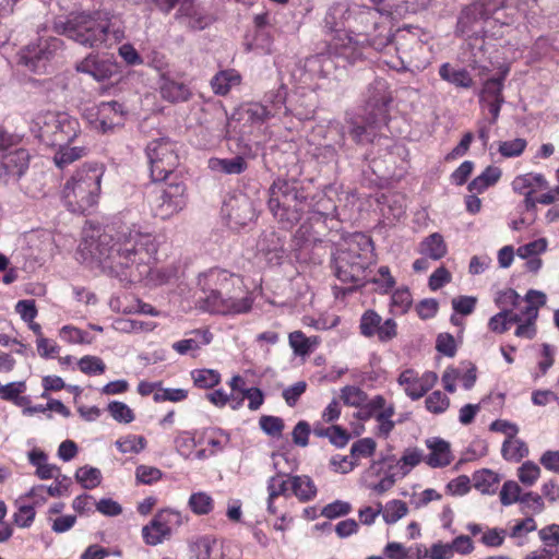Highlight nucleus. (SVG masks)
<instances>
[{
	"label": "nucleus",
	"instance_id": "obj_1",
	"mask_svg": "<svg viewBox=\"0 0 559 559\" xmlns=\"http://www.w3.org/2000/svg\"><path fill=\"white\" fill-rule=\"evenodd\" d=\"M53 31L87 48H100L117 43L123 37L122 31L115 27L109 13L102 11L72 12L53 20Z\"/></svg>",
	"mask_w": 559,
	"mask_h": 559
},
{
	"label": "nucleus",
	"instance_id": "obj_2",
	"mask_svg": "<svg viewBox=\"0 0 559 559\" xmlns=\"http://www.w3.org/2000/svg\"><path fill=\"white\" fill-rule=\"evenodd\" d=\"M198 283L213 312L237 314L248 312L252 307L250 297H238L243 292L242 278L227 270L211 269L200 274Z\"/></svg>",
	"mask_w": 559,
	"mask_h": 559
},
{
	"label": "nucleus",
	"instance_id": "obj_3",
	"mask_svg": "<svg viewBox=\"0 0 559 559\" xmlns=\"http://www.w3.org/2000/svg\"><path fill=\"white\" fill-rule=\"evenodd\" d=\"M104 168L97 164L84 165L63 186L62 199L69 211L84 213L95 206L100 194Z\"/></svg>",
	"mask_w": 559,
	"mask_h": 559
},
{
	"label": "nucleus",
	"instance_id": "obj_4",
	"mask_svg": "<svg viewBox=\"0 0 559 559\" xmlns=\"http://www.w3.org/2000/svg\"><path fill=\"white\" fill-rule=\"evenodd\" d=\"M32 131L48 146L66 145L78 142L83 134L79 119L66 111H45L38 114Z\"/></svg>",
	"mask_w": 559,
	"mask_h": 559
},
{
	"label": "nucleus",
	"instance_id": "obj_5",
	"mask_svg": "<svg viewBox=\"0 0 559 559\" xmlns=\"http://www.w3.org/2000/svg\"><path fill=\"white\" fill-rule=\"evenodd\" d=\"M373 247H336L332 253L335 275L344 283L353 284L344 294L364 283L365 272L374 262Z\"/></svg>",
	"mask_w": 559,
	"mask_h": 559
},
{
	"label": "nucleus",
	"instance_id": "obj_6",
	"mask_svg": "<svg viewBox=\"0 0 559 559\" xmlns=\"http://www.w3.org/2000/svg\"><path fill=\"white\" fill-rule=\"evenodd\" d=\"M306 197L296 181L277 179L270 188L269 207L281 222L298 221Z\"/></svg>",
	"mask_w": 559,
	"mask_h": 559
},
{
	"label": "nucleus",
	"instance_id": "obj_7",
	"mask_svg": "<svg viewBox=\"0 0 559 559\" xmlns=\"http://www.w3.org/2000/svg\"><path fill=\"white\" fill-rule=\"evenodd\" d=\"M81 236L84 245H109L111 241H115L116 245H152L155 241V237L151 233L142 231L135 226L132 228L122 227L118 231L117 238H114L100 224L93 222H86L82 228Z\"/></svg>",
	"mask_w": 559,
	"mask_h": 559
},
{
	"label": "nucleus",
	"instance_id": "obj_8",
	"mask_svg": "<svg viewBox=\"0 0 559 559\" xmlns=\"http://www.w3.org/2000/svg\"><path fill=\"white\" fill-rule=\"evenodd\" d=\"M145 151L153 181L165 180L179 164L177 144L168 138L152 140Z\"/></svg>",
	"mask_w": 559,
	"mask_h": 559
},
{
	"label": "nucleus",
	"instance_id": "obj_9",
	"mask_svg": "<svg viewBox=\"0 0 559 559\" xmlns=\"http://www.w3.org/2000/svg\"><path fill=\"white\" fill-rule=\"evenodd\" d=\"M504 0H479L464 8L459 16L456 29L462 35L469 33L476 34L478 31L475 26L478 23L492 19L502 25L509 24V21H502L496 16L503 8Z\"/></svg>",
	"mask_w": 559,
	"mask_h": 559
},
{
	"label": "nucleus",
	"instance_id": "obj_10",
	"mask_svg": "<svg viewBox=\"0 0 559 559\" xmlns=\"http://www.w3.org/2000/svg\"><path fill=\"white\" fill-rule=\"evenodd\" d=\"M394 49L403 69H423L428 64L425 43L409 28L399 29L394 35Z\"/></svg>",
	"mask_w": 559,
	"mask_h": 559
},
{
	"label": "nucleus",
	"instance_id": "obj_11",
	"mask_svg": "<svg viewBox=\"0 0 559 559\" xmlns=\"http://www.w3.org/2000/svg\"><path fill=\"white\" fill-rule=\"evenodd\" d=\"M188 515L174 509L158 511L150 524L142 528V537L147 545L156 546L170 538L174 531L188 522Z\"/></svg>",
	"mask_w": 559,
	"mask_h": 559
},
{
	"label": "nucleus",
	"instance_id": "obj_12",
	"mask_svg": "<svg viewBox=\"0 0 559 559\" xmlns=\"http://www.w3.org/2000/svg\"><path fill=\"white\" fill-rule=\"evenodd\" d=\"M163 13L168 14L177 8L175 17L183 21L192 29H204L212 22L211 16L195 4V0H153Z\"/></svg>",
	"mask_w": 559,
	"mask_h": 559
},
{
	"label": "nucleus",
	"instance_id": "obj_13",
	"mask_svg": "<svg viewBox=\"0 0 559 559\" xmlns=\"http://www.w3.org/2000/svg\"><path fill=\"white\" fill-rule=\"evenodd\" d=\"M61 44L59 38L51 37L40 40L38 45H29L23 51L21 61L32 71L41 72L45 70L46 61L60 49Z\"/></svg>",
	"mask_w": 559,
	"mask_h": 559
},
{
	"label": "nucleus",
	"instance_id": "obj_14",
	"mask_svg": "<svg viewBox=\"0 0 559 559\" xmlns=\"http://www.w3.org/2000/svg\"><path fill=\"white\" fill-rule=\"evenodd\" d=\"M29 154L24 148L7 152L0 157V179L9 183L17 181L27 170Z\"/></svg>",
	"mask_w": 559,
	"mask_h": 559
},
{
	"label": "nucleus",
	"instance_id": "obj_15",
	"mask_svg": "<svg viewBox=\"0 0 559 559\" xmlns=\"http://www.w3.org/2000/svg\"><path fill=\"white\" fill-rule=\"evenodd\" d=\"M124 122L123 106L117 102H103L97 106L96 119L93 122L96 130L107 133Z\"/></svg>",
	"mask_w": 559,
	"mask_h": 559
},
{
	"label": "nucleus",
	"instance_id": "obj_16",
	"mask_svg": "<svg viewBox=\"0 0 559 559\" xmlns=\"http://www.w3.org/2000/svg\"><path fill=\"white\" fill-rule=\"evenodd\" d=\"M158 90L160 97L171 104L186 103L192 97L190 87L176 80L170 72H160Z\"/></svg>",
	"mask_w": 559,
	"mask_h": 559
},
{
	"label": "nucleus",
	"instance_id": "obj_17",
	"mask_svg": "<svg viewBox=\"0 0 559 559\" xmlns=\"http://www.w3.org/2000/svg\"><path fill=\"white\" fill-rule=\"evenodd\" d=\"M359 17L361 21L372 22L374 26L376 34H367V40L373 49L383 51L394 44V36L392 35L391 28L385 24H379L374 21L377 12L366 9L359 12Z\"/></svg>",
	"mask_w": 559,
	"mask_h": 559
},
{
	"label": "nucleus",
	"instance_id": "obj_18",
	"mask_svg": "<svg viewBox=\"0 0 559 559\" xmlns=\"http://www.w3.org/2000/svg\"><path fill=\"white\" fill-rule=\"evenodd\" d=\"M56 147L57 151L53 155V163L60 169L68 167L88 154V146L83 134L79 138L78 142L57 145Z\"/></svg>",
	"mask_w": 559,
	"mask_h": 559
},
{
	"label": "nucleus",
	"instance_id": "obj_19",
	"mask_svg": "<svg viewBox=\"0 0 559 559\" xmlns=\"http://www.w3.org/2000/svg\"><path fill=\"white\" fill-rule=\"evenodd\" d=\"M425 443L430 450V453L424 459L428 466L432 468H441L448 466L452 462L453 455L448 441L433 437L428 438Z\"/></svg>",
	"mask_w": 559,
	"mask_h": 559
},
{
	"label": "nucleus",
	"instance_id": "obj_20",
	"mask_svg": "<svg viewBox=\"0 0 559 559\" xmlns=\"http://www.w3.org/2000/svg\"><path fill=\"white\" fill-rule=\"evenodd\" d=\"M76 71L90 74L97 81H104L116 73V64L108 59L90 55L76 64Z\"/></svg>",
	"mask_w": 559,
	"mask_h": 559
},
{
	"label": "nucleus",
	"instance_id": "obj_21",
	"mask_svg": "<svg viewBox=\"0 0 559 559\" xmlns=\"http://www.w3.org/2000/svg\"><path fill=\"white\" fill-rule=\"evenodd\" d=\"M150 203L155 215L163 219L170 217L183 207L179 201L173 198L171 193H168L162 187L152 193Z\"/></svg>",
	"mask_w": 559,
	"mask_h": 559
},
{
	"label": "nucleus",
	"instance_id": "obj_22",
	"mask_svg": "<svg viewBox=\"0 0 559 559\" xmlns=\"http://www.w3.org/2000/svg\"><path fill=\"white\" fill-rule=\"evenodd\" d=\"M114 247H78L74 253L75 259L90 267H110L107 262L109 251Z\"/></svg>",
	"mask_w": 559,
	"mask_h": 559
},
{
	"label": "nucleus",
	"instance_id": "obj_23",
	"mask_svg": "<svg viewBox=\"0 0 559 559\" xmlns=\"http://www.w3.org/2000/svg\"><path fill=\"white\" fill-rule=\"evenodd\" d=\"M191 337L175 342L171 347L180 355L197 356L202 346L212 342L213 335L209 331L194 330L190 333Z\"/></svg>",
	"mask_w": 559,
	"mask_h": 559
},
{
	"label": "nucleus",
	"instance_id": "obj_24",
	"mask_svg": "<svg viewBox=\"0 0 559 559\" xmlns=\"http://www.w3.org/2000/svg\"><path fill=\"white\" fill-rule=\"evenodd\" d=\"M546 295L543 292L530 289L525 297L522 298L519 313L523 316L524 321L536 322L538 317V309L546 304Z\"/></svg>",
	"mask_w": 559,
	"mask_h": 559
},
{
	"label": "nucleus",
	"instance_id": "obj_25",
	"mask_svg": "<svg viewBox=\"0 0 559 559\" xmlns=\"http://www.w3.org/2000/svg\"><path fill=\"white\" fill-rule=\"evenodd\" d=\"M290 490L300 502H308L316 498L317 486L307 475H295L289 477Z\"/></svg>",
	"mask_w": 559,
	"mask_h": 559
},
{
	"label": "nucleus",
	"instance_id": "obj_26",
	"mask_svg": "<svg viewBox=\"0 0 559 559\" xmlns=\"http://www.w3.org/2000/svg\"><path fill=\"white\" fill-rule=\"evenodd\" d=\"M241 76L234 70H222L217 72L211 80V87L216 95H226L229 91L240 84Z\"/></svg>",
	"mask_w": 559,
	"mask_h": 559
},
{
	"label": "nucleus",
	"instance_id": "obj_27",
	"mask_svg": "<svg viewBox=\"0 0 559 559\" xmlns=\"http://www.w3.org/2000/svg\"><path fill=\"white\" fill-rule=\"evenodd\" d=\"M228 205L230 206L229 217L235 224L247 225L254 218V209L248 198H236Z\"/></svg>",
	"mask_w": 559,
	"mask_h": 559
},
{
	"label": "nucleus",
	"instance_id": "obj_28",
	"mask_svg": "<svg viewBox=\"0 0 559 559\" xmlns=\"http://www.w3.org/2000/svg\"><path fill=\"white\" fill-rule=\"evenodd\" d=\"M501 175L502 171L499 167L490 165L468 183L467 189L472 193H483L489 187L495 186Z\"/></svg>",
	"mask_w": 559,
	"mask_h": 559
},
{
	"label": "nucleus",
	"instance_id": "obj_29",
	"mask_svg": "<svg viewBox=\"0 0 559 559\" xmlns=\"http://www.w3.org/2000/svg\"><path fill=\"white\" fill-rule=\"evenodd\" d=\"M439 75L457 87L469 88L473 85V79L467 70L455 69L450 63L441 64Z\"/></svg>",
	"mask_w": 559,
	"mask_h": 559
},
{
	"label": "nucleus",
	"instance_id": "obj_30",
	"mask_svg": "<svg viewBox=\"0 0 559 559\" xmlns=\"http://www.w3.org/2000/svg\"><path fill=\"white\" fill-rule=\"evenodd\" d=\"M209 164L211 169L226 175H239L248 168V164L242 156H235L233 158H212Z\"/></svg>",
	"mask_w": 559,
	"mask_h": 559
},
{
	"label": "nucleus",
	"instance_id": "obj_31",
	"mask_svg": "<svg viewBox=\"0 0 559 559\" xmlns=\"http://www.w3.org/2000/svg\"><path fill=\"white\" fill-rule=\"evenodd\" d=\"M397 382L401 386L404 388L406 395L412 400H418L423 397V386H420L419 377H417L414 370H404L400 374Z\"/></svg>",
	"mask_w": 559,
	"mask_h": 559
},
{
	"label": "nucleus",
	"instance_id": "obj_32",
	"mask_svg": "<svg viewBox=\"0 0 559 559\" xmlns=\"http://www.w3.org/2000/svg\"><path fill=\"white\" fill-rule=\"evenodd\" d=\"M188 507L195 515H207L214 509V500L207 492L198 491L189 497Z\"/></svg>",
	"mask_w": 559,
	"mask_h": 559
},
{
	"label": "nucleus",
	"instance_id": "obj_33",
	"mask_svg": "<svg viewBox=\"0 0 559 559\" xmlns=\"http://www.w3.org/2000/svg\"><path fill=\"white\" fill-rule=\"evenodd\" d=\"M501 454L507 461L519 462L528 454L527 445L516 437L506 439L502 444Z\"/></svg>",
	"mask_w": 559,
	"mask_h": 559
},
{
	"label": "nucleus",
	"instance_id": "obj_34",
	"mask_svg": "<svg viewBox=\"0 0 559 559\" xmlns=\"http://www.w3.org/2000/svg\"><path fill=\"white\" fill-rule=\"evenodd\" d=\"M191 379L200 389H213L221 382V373L215 369H194L191 371Z\"/></svg>",
	"mask_w": 559,
	"mask_h": 559
},
{
	"label": "nucleus",
	"instance_id": "obj_35",
	"mask_svg": "<svg viewBox=\"0 0 559 559\" xmlns=\"http://www.w3.org/2000/svg\"><path fill=\"white\" fill-rule=\"evenodd\" d=\"M413 304L412 294L408 288L396 289L391 297L390 310L394 316L405 314Z\"/></svg>",
	"mask_w": 559,
	"mask_h": 559
},
{
	"label": "nucleus",
	"instance_id": "obj_36",
	"mask_svg": "<svg viewBox=\"0 0 559 559\" xmlns=\"http://www.w3.org/2000/svg\"><path fill=\"white\" fill-rule=\"evenodd\" d=\"M248 121L252 123H263L271 117L276 116V110L270 109L267 105L261 103H250L243 109Z\"/></svg>",
	"mask_w": 559,
	"mask_h": 559
},
{
	"label": "nucleus",
	"instance_id": "obj_37",
	"mask_svg": "<svg viewBox=\"0 0 559 559\" xmlns=\"http://www.w3.org/2000/svg\"><path fill=\"white\" fill-rule=\"evenodd\" d=\"M408 512L407 504L402 500H391L382 507V518L386 524H394Z\"/></svg>",
	"mask_w": 559,
	"mask_h": 559
},
{
	"label": "nucleus",
	"instance_id": "obj_38",
	"mask_svg": "<svg viewBox=\"0 0 559 559\" xmlns=\"http://www.w3.org/2000/svg\"><path fill=\"white\" fill-rule=\"evenodd\" d=\"M506 75L502 74L499 78L488 79L483 87L480 102L499 100L503 99L502 88Z\"/></svg>",
	"mask_w": 559,
	"mask_h": 559
},
{
	"label": "nucleus",
	"instance_id": "obj_39",
	"mask_svg": "<svg viewBox=\"0 0 559 559\" xmlns=\"http://www.w3.org/2000/svg\"><path fill=\"white\" fill-rule=\"evenodd\" d=\"M75 479L85 489H93L100 484L102 473L96 467L83 466L76 471Z\"/></svg>",
	"mask_w": 559,
	"mask_h": 559
},
{
	"label": "nucleus",
	"instance_id": "obj_40",
	"mask_svg": "<svg viewBox=\"0 0 559 559\" xmlns=\"http://www.w3.org/2000/svg\"><path fill=\"white\" fill-rule=\"evenodd\" d=\"M382 318L373 310H367L364 312L360 319V333L366 337L377 335Z\"/></svg>",
	"mask_w": 559,
	"mask_h": 559
},
{
	"label": "nucleus",
	"instance_id": "obj_41",
	"mask_svg": "<svg viewBox=\"0 0 559 559\" xmlns=\"http://www.w3.org/2000/svg\"><path fill=\"white\" fill-rule=\"evenodd\" d=\"M341 400L347 406L360 407L367 402V394L358 386L346 385L341 390Z\"/></svg>",
	"mask_w": 559,
	"mask_h": 559
},
{
	"label": "nucleus",
	"instance_id": "obj_42",
	"mask_svg": "<svg viewBox=\"0 0 559 559\" xmlns=\"http://www.w3.org/2000/svg\"><path fill=\"white\" fill-rule=\"evenodd\" d=\"M145 445V438L135 435H129L116 441V447L121 453H140Z\"/></svg>",
	"mask_w": 559,
	"mask_h": 559
},
{
	"label": "nucleus",
	"instance_id": "obj_43",
	"mask_svg": "<svg viewBox=\"0 0 559 559\" xmlns=\"http://www.w3.org/2000/svg\"><path fill=\"white\" fill-rule=\"evenodd\" d=\"M285 102L286 90L284 86H281L278 90L270 92L264 96V105H267L270 109L276 110V116L288 114Z\"/></svg>",
	"mask_w": 559,
	"mask_h": 559
},
{
	"label": "nucleus",
	"instance_id": "obj_44",
	"mask_svg": "<svg viewBox=\"0 0 559 559\" xmlns=\"http://www.w3.org/2000/svg\"><path fill=\"white\" fill-rule=\"evenodd\" d=\"M107 411L118 423L129 424L134 420L133 411L123 402L112 401L108 404Z\"/></svg>",
	"mask_w": 559,
	"mask_h": 559
},
{
	"label": "nucleus",
	"instance_id": "obj_45",
	"mask_svg": "<svg viewBox=\"0 0 559 559\" xmlns=\"http://www.w3.org/2000/svg\"><path fill=\"white\" fill-rule=\"evenodd\" d=\"M346 123L349 135L357 144H364L372 141L373 134L366 126L359 123L352 117L346 119Z\"/></svg>",
	"mask_w": 559,
	"mask_h": 559
},
{
	"label": "nucleus",
	"instance_id": "obj_46",
	"mask_svg": "<svg viewBox=\"0 0 559 559\" xmlns=\"http://www.w3.org/2000/svg\"><path fill=\"white\" fill-rule=\"evenodd\" d=\"M522 489L516 481L508 480L500 490V501L503 506H511L515 502L521 503Z\"/></svg>",
	"mask_w": 559,
	"mask_h": 559
},
{
	"label": "nucleus",
	"instance_id": "obj_47",
	"mask_svg": "<svg viewBox=\"0 0 559 559\" xmlns=\"http://www.w3.org/2000/svg\"><path fill=\"white\" fill-rule=\"evenodd\" d=\"M539 476H540V468L536 463H534L532 461H527V462L523 463L518 468V477H519L520 481L525 486H533L536 483V480L539 478Z\"/></svg>",
	"mask_w": 559,
	"mask_h": 559
},
{
	"label": "nucleus",
	"instance_id": "obj_48",
	"mask_svg": "<svg viewBox=\"0 0 559 559\" xmlns=\"http://www.w3.org/2000/svg\"><path fill=\"white\" fill-rule=\"evenodd\" d=\"M526 145L527 142L525 139L518 138L511 141L500 142L498 151L503 157H518L524 152Z\"/></svg>",
	"mask_w": 559,
	"mask_h": 559
},
{
	"label": "nucleus",
	"instance_id": "obj_49",
	"mask_svg": "<svg viewBox=\"0 0 559 559\" xmlns=\"http://www.w3.org/2000/svg\"><path fill=\"white\" fill-rule=\"evenodd\" d=\"M285 475L283 473H278L275 476H272L267 480V493L271 498H277L280 496H285L290 489L289 478L285 479Z\"/></svg>",
	"mask_w": 559,
	"mask_h": 559
},
{
	"label": "nucleus",
	"instance_id": "obj_50",
	"mask_svg": "<svg viewBox=\"0 0 559 559\" xmlns=\"http://www.w3.org/2000/svg\"><path fill=\"white\" fill-rule=\"evenodd\" d=\"M539 539L544 544V548L552 549L559 546V524H550L538 531Z\"/></svg>",
	"mask_w": 559,
	"mask_h": 559
},
{
	"label": "nucleus",
	"instance_id": "obj_51",
	"mask_svg": "<svg viewBox=\"0 0 559 559\" xmlns=\"http://www.w3.org/2000/svg\"><path fill=\"white\" fill-rule=\"evenodd\" d=\"M213 539L209 536L197 538L190 544V551L195 559H211Z\"/></svg>",
	"mask_w": 559,
	"mask_h": 559
},
{
	"label": "nucleus",
	"instance_id": "obj_52",
	"mask_svg": "<svg viewBox=\"0 0 559 559\" xmlns=\"http://www.w3.org/2000/svg\"><path fill=\"white\" fill-rule=\"evenodd\" d=\"M556 348L550 344H543L542 359L538 361V373L534 379L545 376L555 364Z\"/></svg>",
	"mask_w": 559,
	"mask_h": 559
},
{
	"label": "nucleus",
	"instance_id": "obj_53",
	"mask_svg": "<svg viewBox=\"0 0 559 559\" xmlns=\"http://www.w3.org/2000/svg\"><path fill=\"white\" fill-rule=\"evenodd\" d=\"M449 405H450L449 397L441 391H435L426 399L427 409L435 414H440V413L445 412L448 409Z\"/></svg>",
	"mask_w": 559,
	"mask_h": 559
},
{
	"label": "nucleus",
	"instance_id": "obj_54",
	"mask_svg": "<svg viewBox=\"0 0 559 559\" xmlns=\"http://www.w3.org/2000/svg\"><path fill=\"white\" fill-rule=\"evenodd\" d=\"M78 365L80 370L86 374L103 373L106 369L104 361L99 357L90 355L82 357Z\"/></svg>",
	"mask_w": 559,
	"mask_h": 559
},
{
	"label": "nucleus",
	"instance_id": "obj_55",
	"mask_svg": "<svg viewBox=\"0 0 559 559\" xmlns=\"http://www.w3.org/2000/svg\"><path fill=\"white\" fill-rule=\"evenodd\" d=\"M229 435L222 429L211 430V435L207 438V444L212 447L213 450L210 452V455H214L225 450L229 444Z\"/></svg>",
	"mask_w": 559,
	"mask_h": 559
},
{
	"label": "nucleus",
	"instance_id": "obj_56",
	"mask_svg": "<svg viewBox=\"0 0 559 559\" xmlns=\"http://www.w3.org/2000/svg\"><path fill=\"white\" fill-rule=\"evenodd\" d=\"M261 429L271 437H277L284 429V421L276 416L264 415L260 418Z\"/></svg>",
	"mask_w": 559,
	"mask_h": 559
},
{
	"label": "nucleus",
	"instance_id": "obj_57",
	"mask_svg": "<svg viewBox=\"0 0 559 559\" xmlns=\"http://www.w3.org/2000/svg\"><path fill=\"white\" fill-rule=\"evenodd\" d=\"M475 487L481 492H489L490 489L499 481L498 475L489 469L478 472L474 476Z\"/></svg>",
	"mask_w": 559,
	"mask_h": 559
},
{
	"label": "nucleus",
	"instance_id": "obj_58",
	"mask_svg": "<svg viewBox=\"0 0 559 559\" xmlns=\"http://www.w3.org/2000/svg\"><path fill=\"white\" fill-rule=\"evenodd\" d=\"M376 442L371 438L360 439L352 444L350 455L353 457H368L371 456L376 451Z\"/></svg>",
	"mask_w": 559,
	"mask_h": 559
},
{
	"label": "nucleus",
	"instance_id": "obj_59",
	"mask_svg": "<svg viewBox=\"0 0 559 559\" xmlns=\"http://www.w3.org/2000/svg\"><path fill=\"white\" fill-rule=\"evenodd\" d=\"M162 471L157 467L140 465L135 469V477L138 481L151 485L162 478Z\"/></svg>",
	"mask_w": 559,
	"mask_h": 559
},
{
	"label": "nucleus",
	"instance_id": "obj_60",
	"mask_svg": "<svg viewBox=\"0 0 559 559\" xmlns=\"http://www.w3.org/2000/svg\"><path fill=\"white\" fill-rule=\"evenodd\" d=\"M289 345L297 355H306L310 352L311 341L301 331L289 334Z\"/></svg>",
	"mask_w": 559,
	"mask_h": 559
},
{
	"label": "nucleus",
	"instance_id": "obj_61",
	"mask_svg": "<svg viewBox=\"0 0 559 559\" xmlns=\"http://www.w3.org/2000/svg\"><path fill=\"white\" fill-rule=\"evenodd\" d=\"M423 557L428 559H452L453 555L449 543L437 542L429 549L425 550Z\"/></svg>",
	"mask_w": 559,
	"mask_h": 559
},
{
	"label": "nucleus",
	"instance_id": "obj_62",
	"mask_svg": "<svg viewBox=\"0 0 559 559\" xmlns=\"http://www.w3.org/2000/svg\"><path fill=\"white\" fill-rule=\"evenodd\" d=\"M15 311L24 322L34 321L38 313L34 299L19 300L15 305Z\"/></svg>",
	"mask_w": 559,
	"mask_h": 559
},
{
	"label": "nucleus",
	"instance_id": "obj_63",
	"mask_svg": "<svg viewBox=\"0 0 559 559\" xmlns=\"http://www.w3.org/2000/svg\"><path fill=\"white\" fill-rule=\"evenodd\" d=\"M59 334L67 343L82 344L87 342V333L72 325L62 326Z\"/></svg>",
	"mask_w": 559,
	"mask_h": 559
},
{
	"label": "nucleus",
	"instance_id": "obj_64",
	"mask_svg": "<svg viewBox=\"0 0 559 559\" xmlns=\"http://www.w3.org/2000/svg\"><path fill=\"white\" fill-rule=\"evenodd\" d=\"M384 555L389 559H421L419 554L415 558H412L409 556V549H407L403 544L396 542L386 544L384 547Z\"/></svg>",
	"mask_w": 559,
	"mask_h": 559
}]
</instances>
